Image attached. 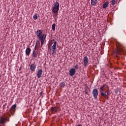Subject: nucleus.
<instances>
[{
	"label": "nucleus",
	"mask_w": 126,
	"mask_h": 126,
	"mask_svg": "<svg viewBox=\"0 0 126 126\" xmlns=\"http://www.w3.org/2000/svg\"><path fill=\"white\" fill-rule=\"evenodd\" d=\"M106 88H109V87L106 84L103 85V86L99 88V92L102 97L108 99L109 95H111V94L110 93V90H106Z\"/></svg>",
	"instance_id": "1"
},
{
	"label": "nucleus",
	"mask_w": 126,
	"mask_h": 126,
	"mask_svg": "<svg viewBox=\"0 0 126 126\" xmlns=\"http://www.w3.org/2000/svg\"><path fill=\"white\" fill-rule=\"evenodd\" d=\"M121 46L122 44H121V43L119 42L116 43L117 49L114 51V54L115 55V59L118 61L120 60V59H121V54H124L125 52V50L123 49Z\"/></svg>",
	"instance_id": "2"
},
{
	"label": "nucleus",
	"mask_w": 126,
	"mask_h": 126,
	"mask_svg": "<svg viewBox=\"0 0 126 126\" xmlns=\"http://www.w3.org/2000/svg\"><path fill=\"white\" fill-rule=\"evenodd\" d=\"M36 34L39 40H41V45L43 46V45H44V42H45V40H46V37H47V35L45 33L43 34V32H42V31L40 30L36 31Z\"/></svg>",
	"instance_id": "3"
},
{
	"label": "nucleus",
	"mask_w": 126,
	"mask_h": 126,
	"mask_svg": "<svg viewBox=\"0 0 126 126\" xmlns=\"http://www.w3.org/2000/svg\"><path fill=\"white\" fill-rule=\"evenodd\" d=\"M60 10V3L56 2L54 4V6L52 8V12L54 13H58L59 10Z\"/></svg>",
	"instance_id": "4"
},
{
	"label": "nucleus",
	"mask_w": 126,
	"mask_h": 126,
	"mask_svg": "<svg viewBox=\"0 0 126 126\" xmlns=\"http://www.w3.org/2000/svg\"><path fill=\"white\" fill-rule=\"evenodd\" d=\"M92 94L93 95L94 99H95V100H97L98 95H99V92L98 91V89H94L93 90Z\"/></svg>",
	"instance_id": "5"
},
{
	"label": "nucleus",
	"mask_w": 126,
	"mask_h": 126,
	"mask_svg": "<svg viewBox=\"0 0 126 126\" xmlns=\"http://www.w3.org/2000/svg\"><path fill=\"white\" fill-rule=\"evenodd\" d=\"M16 104L13 105L9 110L12 116L14 115V113H15V111L16 110Z\"/></svg>",
	"instance_id": "6"
},
{
	"label": "nucleus",
	"mask_w": 126,
	"mask_h": 126,
	"mask_svg": "<svg viewBox=\"0 0 126 126\" xmlns=\"http://www.w3.org/2000/svg\"><path fill=\"white\" fill-rule=\"evenodd\" d=\"M83 62L84 63V65L86 67V66H87L88 65V63L89 62V59H88V57L87 56H85L83 60Z\"/></svg>",
	"instance_id": "7"
},
{
	"label": "nucleus",
	"mask_w": 126,
	"mask_h": 126,
	"mask_svg": "<svg viewBox=\"0 0 126 126\" xmlns=\"http://www.w3.org/2000/svg\"><path fill=\"white\" fill-rule=\"evenodd\" d=\"M59 109L57 106L51 107L50 111L52 114H56L58 111Z\"/></svg>",
	"instance_id": "8"
},
{
	"label": "nucleus",
	"mask_w": 126,
	"mask_h": 126,
	"mask_svg": "<svg viewBox=\"0 0 126 126\" xmlns=\"http://www.w3.org/2000/svg\"><path fill=\"white\" fill-rule=\"evenodd\" d=\"M69 72L70 76H73L75 74V72H76V71L74 68H71L69 70Z\"/></svg>",
	"instance_id": "9"
},
{
	"label": "nucleus",
	"mask_w": 126,
	"mask_h": 126,
	"mask_svg": "<svg viewBox=\"0 0 126 126\" xmlns=\"http://www.w3.org/2000/svg\"><path fill=\"white\" fill-rule=\"evenodd\" d=\"M42 73H43V70H42V69H40L39 70H38L37 73V78H40L41 76H42Z\"/></svg>",
	"instance_id": "10"
},
{
	"label": "nucleus",
	"mask_w": 126,
	"mask_h": 126,
	"mask_svg": "<svg viewBox=\"0 0 126 126\" xmlns=\"http://www.w3.org/2000/svg\"><path fill=\"white\" fill-rule=\"evenodd\" d=\"M36 65L35 64V63H33L30 66V69L32 70V71H35V70L36 69Z\"/></svg>",
	"instance_id": "11"
},
{
	"label": "nucleus",
	"mask_w": 126,
	"mask_h": 126,
	"mask_svg": "<svg viewBox=\"0 0 126 126\" xmlns=\"http://www.w3.org/2000/svg\"><path fill=\"white\" fill-rule=\"evenodd\" d=\"M30 53H31V49L28 47L26 50V55L28 56V57H29V55H30Z\"/></svg>",
	"instance_id": "12"
},
{
	"label": "nucleus",
	"mask_w": 126,
	"mask_h": 126,
	"mask_svg": "<svg viewBox=\"0 0 126 126\" xmlns=\"http://www.w3.org/2000/svg\"><path fill=\"white\" fill-rule=\"evenodd\" d=\"M97 0H91V4H92V5H96V4H97Z\"/></svg>",
	"instance_id": "13"
},
{
	"label": "nucleus",
	"mask_w": 126,
	"mask_h": 126,
	"mask_svg": "<svg viewBox=\"0 0 126 126\" xmlns=\"http://www.w3.org/2000/svg\"><path fill=\"white\" fill-rule=\"evenodd\" d=\"M32 57H33V58H37V57H38V53L35 51V50H33L32 54Z\"/></svg>",
	"instance_id": "14"
},
{
	"label": "nucleus",
	"mask_w": 126,
	"mask_h": 126,
	"mask_svg": "<svg viewBox=\"0 0 126 126\" xmlns=\"http://www.w3.org/2000/svg\"><path fill=\"white\" fill-rule=\"evenodd\" d=\"M51 49L57 50V41H55L53 45L51 47Z\"/></svg>",
	"instance_id": "15"
},
{
	"label": "nucleus",
	"mask_w": 126,
	"mask_h": 126,
	"mask_svg": "<svg viewBox=\"0 0 126 126\" xmlns=\"http://www.w3.org/2000/svg\"><path fill=\"white\" fill-rule=\"evenodd\" d=\"M60 87H62L63 88H64V86H65V83L64 82H62L60 84Z\"/></svg>",
	"instance_id": "16"
},
{
	"label": "nucleus",
	"mask_w": 126,
	"mask_h": 126,
	"mask_svg": "<svg viewBox=\"0 0 126 126\" xmlns=\"http://www.w3.org/2000/svg\"><path fill=\"white\" fill-rule=\"evenodd\" d=\"M109 5V3L108 2H105L103 4V8H107V7H108V5Z\"/></svg>",
	"instance_id": "17"
},
{
	"label": "nucleus",
	"mask_w": 126,
	"mask_h": 126,
	"mask_svg": "<svg viewBox=\"0 0 126 126\" xmlns=\"http://www.w3.org/2000/svg\"><path fill=\"white\" fill-rule=\"evenodd\" d=\"M118 2V0H111V4L112 5H115L116 4V3Z\"/></svg>",
	"instance_id": "18"
},
{
	"label": "nucleus",
	"mask_w": 126,
	"mask_h": 126,
	"mask_svg": "<svg viewBox=\"0 0 126 126\" xmlns=\"http://www.w3.org/2000/svg\"><path fill=\"white\" fill-rule=\"evenodd\" d=\"M51 51H52V53L51 54L52 56H55V54L56 53V49H51Z\"/></svg>",
	"instance_id": "19"
},
{
	"label": "nucleus",
	"mask_w": 126,
	"mask_h": 126,
	"mask_svg": "<svg viewBox=\"0 0 126 126\" xmlns=\"http://www.w3.org/2000/svg\"><path fill=\"white\" fill-rule=\"evenodd\" d=\"M52 29L53 30V31H55L56 30V24L54 23L52 26Z\"/></svg>",
	"instance_id": "20"
},
{
	"label": "nucleus",
	"mask_w": 126,
	"mask_h": 126,
	"mask_svg": "<svg viewBox=\"0 0 126 126\" xmlns=\"http://www.w3.org/2000/svg\"><path fill=\"white\" fill-rule=\"evenodd\" d=\"M33 18L34 20H37V19H38V15H37V14L34 15Z\"/></svg>",
	"instance_id": "21"
},
{
	"label": "nucleus",
	"mask_w": 126,
	"mask_h": 126,
	"mask_svg": "<svg viewBox=\"0 0 126 126\" xmlns=\"http://www.w3.org/2000/svg\"><path fill=\"white\" fill-rule=\"evenodd\" d=\"M119 93H120V90H119V88H117V89L115 90V94H119Z\"/></svg>",
	"instance_id": "22"
},
{
	"label": "nucleus",
	"mask_w": 126,
	"mask_h": 126,
	"mask_svg": "<svg viewBox=\"0 0 126 126\" xmlns=\"http://www.w3.org/2000/svg\"><path fill=\"white\" fill-rule=\"evenodd\" d=\"M85 94H86L87 95H88V96H90V94H88V92L87 91V90H85Z\"/></svg>",
	"instance_id": "23"
},
{
	"label": "nucleus",
	"mask_w": 126,
	"mask_h": 126,
	"mask_svg": "<svg viewBox=\"0 0 126 126\" xmlns=\"http://www.w3.org/2000/svg\"><path fill=\"white\" fill-rule=\"evenodd\" d=\"M38 49V46H37V43H36V45L34 47V50L36 51Z\"/></svg>",
	"instance_id": "24"
},
{
	"label": "nucleus",
	"mask_w": 126,
	"mask_h": 126,
	"mask_svg": "<svg viewBox=\"0 0 126 126\" xmlns=\"http://www.w3.org/2000/svg\"><path fill=\"white\" fill-rule=\"evenodd\" d=\"M74 68H75V69H78V65H76L74 66Z\"/></svg>",
	"instance_id": "25"
},
{
	"label": "nucleus",
	"mask_w": 126,
	"mask_h": 126,
	"mask_svg": "<svg viewBox=\"0 0 126 126\" xmlns=\"http://www.w3.org/2000/svg\"><path fill=\"white\" fill-rule=\"evenodd\" d=\"M55 13V19H57V17H58V13Z\"/></svg>",
	"instance_id": "26"
},
{
	"label": "nucleus",
	"mask_w": 126,
	"mask_h": 126,
	"mask_svg": "<svg viewBox=\"0 0 126 126\" xmlns=\"http://www.w3.org/2000/svg\"><path fill=\"white\" fill-rule=\"evenodd\" d=\"M53 41H55V40H51V43L50 44V46H52V45H53V43H52V42Z\"/></svg>",
	"instance_id": "27"
},
{
	"label": "nucleus",
	"mask_w": 126,
	"mask_h": 126,
	"mask_svg": "<svg viewBox=\"0 0 126 126\" xmlns=\"http://www.w3.org/2000/svg\"><path fill=\"white\" fill-rule=\"evenodd\" d=\"M3 110H4V105H3Z\"/></svg>",
	"instance_id": "28"
},
{
	"label": "nucleus",
	"mask_w": 126,
	"mask_h": 126,
	"mask_svg": "<svg viewBox=\"0 0 126 126\" xmlns=\"http://www.w3.org/2000/svg\"><path fill=\"white\" fill-rule=\"evenodd\" d=\"M0 126H1V125H0Z\"/></svg>",
	"instance_id": "29"
}]
</instances>
